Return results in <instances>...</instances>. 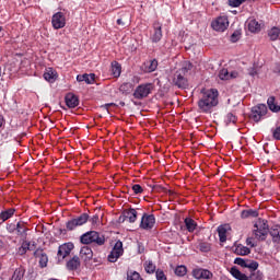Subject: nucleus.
<instances>
[{
	"label": "nucleus",
	"instance_id": "43",
	"mask_svg": "<svg viewBox=\"0 0 280 280\" xmlns=\"http://www.w3.org/2000/svg\"><path fill=\"white\" fill-rule=\"evenodd\" d=\"M175 275L177 277H185L187 275V267L180 265L175 268Z\"/></svg>",
	"mask_w": 280,
	"mask_h": 280
},
{
	"label": "nucleus",
	"instance_id": "41",
	"mask_svg": "<svg viewBox=\"0 0 280 280\" xmlns=\"http://www.w3.org/2000/svg\"><path fill=\"white\" fill-rule=\"evenodd\" d=\"M127 280H143V278H141L139 272L129 270L127 271Z\"/></svg>",
	"mask_w": 280,
	"mask_h": 280
},
{
	"label": "nucleus",
	"instance_id": "16",
	"mask_svg": "<svg viewBox=\"0 0 280 280\" xmlns=\"http://www.w3.org/2000/svg\"><path fill=\"white\" fill-rule=\"evenodd\" d=\"M158 67H159V61L156 59H152L143 63L142 70L144 71V73H152L156 71Z\"/></svg>",
	"mask_w": 280,
	"mask_h": 280
},
{
	"label": "nucleus",
	"instance_id": "27",
	"mask_svg": "<svg viewBox=\"0 0 280 280\" xmlns=\"http://www.w3.org/2000/svg\"><path fill=\"white\" fill-rule=\"evenodd\" d=\"M68 270H78L80 268V257L74 256L67 262Z\"/></svg>",
	"mask_w": 280,
	"mask_h": 280
},
{
	"label": "nucleus",
	"instance_id": "22",
	"mask_svg": "<svg viewBox=\"0 0 280 280\" xmlns=\"http://www.w3.org/2000/svg\"><path fill=\"white\" fill-rule=\"evenodd\" d=\"M268 108L272 113H280V102L275 98V96H270L267 100Z\"/></svg>",
	"mask_w": 280,
	"mask_h": 280
},
{
	"label": "nucleus",
	"instance_id": "50",
	"mask_svg": "<svg viewBox=\"0 0 280 280\" xmlns=\"http://www.w3.org/2000/svg\"><path fill=\"white\" fill-rule=\"evenodd\" d=\"M244 1L246 0H229V5H231V8H240Z\"/></svg>",
	"mask_w": 280,
	"mask_h": 280
},
{
	"label": "nucleus",
	"instance_id": "49",
	"mask_svg": "<svg viewBox=\"0 0 280 280\" xmlns=\"http://www.w3.org/2000/svg\"><path fill=\"white\" fill-rule=\"evenodd\" d=\"M241 36L242 33H240V31H235L230 37L231 43H237Z\"/></svg>",
	"mask_w": 280,
	"mask_h": 280
},
{
	"label": "nucleus",
	"instance_id": "34",
	"mask_svg": "<svg viewBox=\"0 0 280 280\" xmlns=\"http://www.w3.org/2000/svg\"><path fill=\"white\" fill-rule=\"evenodd\" d=\"M25 277V269L23 267H19L14 270L11 280H21Z\"/></svg>",
	"mask_w": 280,
	"mask_h": 280
},
{
	"label": "nucleus",
	"instance_id": "32",
	"mask_svg": "<svg viewBox=\"0 0 280 280\" xmlns=\"http://www.w3.org/2000/svg\"><path fill=\"white\" fill-rule=\"evenodd\" d=\"M268 36L270 38V40L275 42V40H279V36H280V28L277 26L271 27L268 31Z\"/></svg>",
	"mask_w": 280,
	"mask_h": 280
},
{
	"label": "nucleus",
	"instance_id": "52",
	"mask_svg": "<svg viewBox=\"0 0 280 280\" xmlns=\"http://www.w3.org/2000/svg\"><path fill=\"white\" fill-rule=\"evenodd\" d=\"M234 264L241 266L242 268H246V260L243 258H235Z\"/></svg>",
	"mask_w": 280,
	"mask_h": 280
},
{
	"label": "nucleus",
	"instance_id": "55",
	"mask_svg": "<svg viewBox=\"0 0 280 280\" xmlns=\"http://www.w3.org/2000/svg\"><path fill=\"white\" fill-rule=\"evenodd\" d=\"M90 222L92 224H97V222H100V217L97 214L93 215L91 219H90Z\"/></svg>",
	"mask_w": 280,
	"mask_h": 280
},
{
	"label": "nucleus",
	"instance_id": "17",
	"mask_svg": "<svg viewBox=\"0 0 280 280\" xmlns=\"http://www.w3.org/2000/svg\"><path fill=\"white\" fill-rule=\"evenodd\" d=\"M220 80H235V78H240V73L237 71L229 72L226 69H222L219 72Z\"/></svg>",
	"mask_w": 280,
	"mask_h": 280
},
{
	"label": "nucleus",
	"instance_id": "24",
	"mask_svg": "<svg viewBox=\"0 0 280 280\" xmlns=\"http://www.w3.org/2000/svg\"><path fill=\"white\" fill-rule=\"evenodd\" d=\"M77 82H85V84H93L95 82V73L79 74L77 75Z\"/></svg>",
	"mask_w": 280,
	"mask_h": 280
},
{
	"label": "nucleus",
	"instance_id": "25",
	"mask_svg": "<svg viewBox=\"0 0 280 280\" xmlns=\"http://www.w3.org/2000/svg\"><path fill=\"white\" fill-rule=\"evenodd\" d=\"M14 213H16V209H14V208H9L7 210H3L0 213V222H5V221L10 220V218H12V215H14Z\"/></svg>",
	"mask_w": 280,
	"mask_h": 280
},
{
	"label": "nucleus",
	"instance_id": "44",
	"mask_svg": "<svg viewBox=\"0 0 280 280\" xmlns=\"http://www.w3.org/2000/svg\"><path fill=\"white\" fill-rule=\"evenodd\" d=\"M235 121H237V117H235V115H233L232 113H229L224 118L225 126H230V124H235Z\"/></svg>",
	"mask_w": 280,
	"mask_h": 280
},
{
	"label": "nucleus",
	"instance_id": "36",
	"mask_svg": "<svg viewBox=\"0 0 280 280\" xmlns=\"http://www.w3.org/2000/svg\"><path fill=\"white\" fill-rule=\"evenodd\" d=\"M230 272H231L232 277H234V279L246 280V276L244 273H242V271H240V269H237V267H232Z\"/></svg>",
	"mask_w": 280,
	"mask_h": 280
},
{
	"label": "nucleus",
	"instance_id": "64",
	"mask_svg": "<svg viewBox=\"0 0 280 280\" xmlns=\"http://www.w3.org/2000/svg\"><path fill=\"white\" fill-rule=\"evenodd\" d=\"M247 180H253V174L247 175Z\"/></svg>",
	"mask_w": 280,
	"mask_h": 280
},
{
	"label": "nucleus",
	"instance_id": "63",
	"mask_svg": "<svg viewBox=\"0 0 280 280\" xmlns=\"http://www.w3.org/2000/svg\"><path fill=\"white\" fill-rule=\"evenodd\" d=\"M4 246H5V243H3V242L0 240V250H1V248H4Z\"/></svg>",
	"mask_w": 280,
	"mask_h": 280
},
{
	"label": "nucleus",
	"instance_id": "33",
	"mask_svg": "<svg viewBox=\"0 0 280 280\" xmlns=\"http://www.w3.org/2000/svg\"><path fill=\"white\" fill-rule=\"evenodd\" d=\"M144 270L148 275H154L156 272V265L152 260H147L144 262Z\"/></svg>",
	"mask_w": 280,
	"mask_h": 280
},
{
	"label": "nucleus",
	"instance_id": "54",
	"mask_svg": "<svg viewBox=\"0 0 280 280\" xmlns=\"http://www.w3.org/2000/svg\"><path fill=\"white\" fill-rule=\"evenodd\" d=\"M246 245L250 246L252 248H255V246H257V242L253 241V238H247Z\"/></svg>",
	"mask_w": 280,
	"mask_h": 280
},
{
	"label": "nucleus",
	"instance_id": "19",
	"mask_svg": "<svg viewBox=\"0 0 280 280\" xmlns=\"http://www.w3.org/2000/svg\"><path fill=\"white\" fill-rule=\"evenodd\" d=\"M231 231V225L230 224H223L218 228V233H219V240L222 244L226 242V235Z\"/></svg>",
	"mask_w": 280,
	"mask_h": 280
},
{
	"label": "nucleus",
	"instance_id": "38",
	"mask_svg": "<svg viewBox=\"0 0 280 280\" xmlns=\"http://www.w3.org/2000/svg\"><path fill=\"white\" fill-rule=\"evenodd\" d=\"M44 80L47 82H54L56 80V72L50 68L44 73Z\"/></svg>",
	"mask_w": 280,
	"mask_h": 280
},
{
	"label": "nucleus",
	"instance_id": "28",
	"mask_svg": "<svg viewBox=\"0 0 280 280\" xmlns=\"http://www.w3.org/2000/svg\"><path fill=\"white\" fill-rule=\"evenodd\" d=\"M125 218L128 220V222L133 223L137 222V210L130 208L129 210H125Z\"/></svg>",
	"mask_w": 280,
	"mask_h": 280
},
{
	"label": "nucleus",
	"instance_id": "18",
	"mask_svg": "<svg viewBox=\"0 0 280 280\" xmlns=\"http://www.w3.org/2000/svg\"><path fill=\"white\" fill-rule=\"evenodd\" d=\"M66 104L68 108H75L80 105V100L78 98V96H75V94L69 93L66 95Z\"/></svg>",
	"mask_w": 280,
	"mask_h": 280
},
{
	"label": "nucleus",
	"instance_id": "62",
	"mask_svg": "<svg viewBox=\"0 0 280 280\" xmlns=\"http://www.w3.org/2000/svg\"><path fill=\"white\" fill-rule=\"evenodd\" d=\"M117 25H124V20L118 19V20H117Z\"/></svg>",
	"mask_w": 280,
	"mask_h": 280
},
{
	"label": "nucleus",
	"instance_id": "13",
	"mask_svg": "<svg viewBox=\"0 0 280 280\" xmlns=\"http://www.w3.org/2000/svg\"><path fill=\"white\" fill-rule=\"evenodd\" d=\"M153 34L151 35L152 43H160L161 38H163V26L160 22L153 23Z\"/></svg>",
	"mask_w": 280,
	"mask_h": 280
},
{
	"label": "nucleus",
	"instance_id": "58",
	"mask_svg": "<svg viewBox=\"0 0 280 280\" xmlns=\"http://www.w3.org/2000/svg\"><path fill=\"white\" fill-rule=\"evenodd\" d=\"M249 75H252V78H255V75H257V69L253 68L252 70H249Z\"/></svg>",
	"mask_w": 280,
	"mask_h": 280
},
{
	"label": "nucleus",
	"instance_id": "7",
	"mask_svg": "<svg viewBox=\"0 0 280 280\" xmlns=\"http://www.w3.org/2000/svg\"><path fill=\"white\" fill-rule=\"evenodd\" d=\"M211 27L214 32H225L229 28V18L220 15L211 22Z\"/></svg>",
	"mask_w": 280,
	"mask_h": 280
},
{
	"label": "nucleus",
	"instance_id": "6",
	"mask_svg": "<svg viewBox=\"0 0 280 280\" xmlns=\"http://www.w3.org/2000/svg\"><path fill=\"white\" fill-rule=\"evenodd\" d=\"M86 222H89V214L88 213H82L81 215L69 220L66 223V229L68 231H75V229H78V226H82L84 224H86Z\"/></svg>",
	"mask_w": 280,
	"mask_h": 280
},
{
	"label": "nucleus",
	"instance_id": "61",
	"mask_svg": "<svg viewBox=\"0 0 280 280\" xmlns=\"http://www.w3.org/2000/svg\"><path fill=\"white\" fill-rule=\"evenodd\" d=\"M241 218L244 220V218H246V210H242L241 212Z\"/></svg>",
	"mask_w": 280,
	"mask_h": 280
},
{
	"label": "nucleus",
	"instance_id": "57",
	"mask_svg": "<svg viewBox=\"0 0 280 280\" xmlns=\"http://www.w3.org/2000/svg\"><path fill=\"white\" fill-rule=\"evenodd\" d=\"M5 126V118L0 114V128Z\"/></svg>",
	"mask_w": 280,
	"mask_h": 280
},
{
	"label": "nucleus",
	"instance_id": "4",
	"mask_svg": "<svg viewBox=\"0 0 280 280\" xmlns=\"http://www.w3.org/2000/svg\"><path fill=\"white\" fill-rule=\"evenodd\" d=\"M152 91H154V84L142 83L133 91V97L135 100H145L148 95L152 94Z\"/></svg>",
	"mask_w": 280,
	"mask_h": 280
},
{
	"label": "nucleus",
	"instance_id": "30",
	"mask_svg": "<svg viewBox=\"0 0 280 280\" xmlns=\"http://www.w3.org/2000/svg\"><path fill=\"white\" fill-rule=\"evenodd\" d=\"M112 75H114L115 78H119V75H121V65L117 61H112Z\"/></svg>",
	"mask_w": 280,
	"mask_h": 280
},
{
	"label": "nucleus",
	"instance_id": "20",
	"mask_svg": "<svg viewBox=\"0 0 280 280\" xmlns=\"http://www.w3.org/2000/svg\"><path fill=\"white\" fill-rule=\"evenodd\" d=\"M268 233L271 236L272 242L275 244H279V242H280V225H272L271 228H269Z\"/></svg>",
	"mask_w": 280,
	"mask_h": 280
},
{
	"label": "nucleus",
	"instance_id": "56",
	"mask_svg": "<svg viewBox=\"0 0 280 280\" xmlns=\"http://www.w3.org/2000/svg\"><path fill=\"white\" fill-rule=\"evenodd\" d=\"M7 229H8L9 233H14V231H16V225H14V224H9V225L7 226Z\"/></svg>",
	"mask_w": 280,
	"mask_h": 280
},
{
	"label": "nucleus",
	"instance_id": "39",
	"mask_svg": "<svg viewBox=\"0 0 280 280\" xmlns=\"http://www.w3.org/2000/svg\"><path fill=\"white\" fill-rule=\"evenodd\" d=\"M246 268H248L249 272L257 271V268H259V262L255 260H246Z\"/></svg>",
	"mask_w": 280,
	"mask_h": 280
},
{
	"label": "nucleus",
	"instance_id": "53",
	"mask_svg": "<svg viewBox=\"0 0 280 280\" xmlns=\"http://www.w3.org/2000/svg\"><path fill=\"white\" fill-rule=\"evenodd\" d=\"M272 136H273V139H276V141H280V127H277V128L272 131Z\"/></svg>",
	"mask_w": 280,
	"mask_h": 280
},
{
	"label": "nucleus",
	"instance_id": "21",
	"mask_svg": "<svg viewBox=\"0 0 280 280\" xmlns=\"http://www.w3.org/2000/svg\"><path fill=\"white\" fill-rule=\"evenodd\" d=\"M80 257L83 261H91L93 259V249L89 246H83L80 250Z\"/></svg>",
	"mask_w": 280,
	"mask_h": 280
},
{
	"label": "nucleus",
	"instance_id": "3",
	"mask_svg": "<svg viewBox=\"0 0 280 280\" xmlns=\"http://www.w3.org/2000/svg\"><path fill=\"white\" fill-rule=\"evenodd\" d=\"M81 244H97V246H104L106 244V237L95 231H90L81 235Z\"/></svg>",
	"mask_w": 280,
	"mask_h": 280
},
{
	"label": "nucleus",
	"instance_id": "26",
	"mask_svg": "<svg viewBox=\"0 0 280 280\" xmlns=\"http://www.w3.org/2000/svg\"><path fill=\"white\" fill-rule=\"evenodd\" d=\"M135 89V85L130 82H125L119 86V92L122 93V95H130Z\"/></svg>",
	"mask_w": 280,
	"mask_h": 280
},
{
	"label": "nucleus",
	"instance_id": "46",
	"mask_svg": "<svg viewBox=\"0 0 280 280\" xmlns=\"http://www.w3.org/2000/svg\"><path fill=\"white\" fill-rule=\"evenodd\" d=\"M156 280H167V276L165 275L164 270L158 269L155 271Z\"/></svg>",
	"mask_w": 280,
	"mask_h": 280
},
{
	"label": "nucleus",
	"instance_id": "29",
	"mask_svg": "<svg viewBox=\"0 0 280 280\" xmlns=\"http://www.w3.org/2000/svg\"><path fill=\"white\" fill-rule=\"evenodd\" d=\"M248 31L252 32V34H258V32H261V24L256 20H252L248 23Z\"/></svg>",
	"mask_w": 280,
	"mask_h": 280
},
{
	"label": "nucleus",
	"instance_id": "60",
	"mask_svg": "<svg viewBox=\"0 0 280 280\" xmlns=\"http://www.w3.org/2000/svg\"><path fill=\"white\" fill-rule=\"evenodd\" d=\"M126 213L124 212L122 215L119 217L118 222H126Z\"/></svg>",
	"mask_w": 280,
	"mask_h": 280
},
{
	"label": "nucleus",
	"instance_id": "51",
	"mask_svg": "<svg viewBox=\"0 0 280 280\" xmlns=\"http://www.w3.org/2000/svg\"><path fill=\"white\" fill-rule=\"evenodd\" d=\"M133 194L136 195H139V194H143V187H141V185L139 184H135L132 187H131Z\"/></svg>",
	"mask_w": 280,
	"mask_h": 280
},
{
	"label": "nucleus",
	"instance_id": "9",
	"mask_svg": "<svg viewBox=\"0 0 280 280\" xmlns=\"http://www.w3.org/2000/svg\"><path fill=\"white\" fill-rule=\"evenodd\" d=\"M51 25L54 30H62L65 25H67V18L65 16V13L57 12L51 18Z\"/></svg>",
	"mask_w": 280,
	"mask_h": 280
},
{
	"label": "nucleus",
	"instance_id": "42",
	"mask_svg": "<svg viewBox=\"0 0 280 280\" xmlns=\"http://www.w3.org/2000/svg\"><path fill=\"white\" fill-rule=\"evenodd\" d=\"M4 71H9V73H16V71H19V67L16 66V62L13 61L5 65Z\"/></svg>",
	"mask_w": 280,
	"mask_h": 280
},
{
	"label": "nucleus",
	"instance_id": "37",
	"mask_svg": "<svg viewBox=\"0 0 280 280\" xmlns=\"http://www.w3.org/2000/svg\"><path fill=\"white\" fill-rule=\"evenodd\" d=\"M198 249L201 252V253H211V243H208V242H200L198 244Z\"/></svg>",
	"mask_w": 280,
	"mask_h": 280
},
{
	"label": "nucleus",
	"instance_id": "45",
	"mask_svg": "<svg viewBox=\"0 0 280 280\" xmlns=\"http://www.w3.org/2000/svg\"><path fill=\"white\" fill-rule=\"evenodd\" d=\"M259 217V211L257 209H246V218H258Z\"/></svg>",
	"mask_w": 280,
	"mask_h": 280
},
{
	"label": "nucleus",
	"instance_id": "47",
	"mask_svg": "<svg viewBox=\"0 0 280 280\" xmlns=\"http://www.w3.org/2000/svg\"><path fill=\"white\" fill-rule=\"evenodd\" d=\"M15 231L18 232V235H23L25 233V224L18 222Z\"/></svg>",
	"mask_w": 280,
	"mask_h": 280
},
{
	"label": "nucleus",
	"instance_id": "59",
	"mask_svg": "<svg viewBox=\"0 0 280 280\" xmlns=\"http://www.w3.org/2000/svg\"><path fill=\"white\" fill-rule=\"evenodd\" d=\"M110 106H115V103H108L102 106V108H105L108 112V108H110Z\"/></svg>",
	"mask_w": 280,
	"mask_h": 280
},
{
	"label": "nucleus",
	"instance_id": "15",
	"mask_svg": "<svg viewBox=\"0 0 280 280\" xmlns=\"http://www.w3.org/2000/svg\"><path fill=\"white\" fill-rule=\"evenodd\" d=\"M173 84H175V86H178V89H187V78H185V74L177 71L174 75Z\"/></svg>",
	"mask_w": 280,
	"mask_h": 280
},
{
	"label": "nucleus",
	"instance_id": "5",
	"mask_svg": "<svg viewBox=\"0 0 280 280\" xmlns=\"http://www.w3.org/2000/svg\"><path fill=\"white\" fill-rule=\"evenodd\" d=\"M267 114L268 106H266V104H258L257 106H254L252 108V112L248 117L252 121H255L257 124L258 121H261V119H264V117H266Z\"/></svg>",
	"mask_w": 280,
	"mask_h": 280
},
{
	"label": "nucleus",
	"instance_id": "1",
	"mask_svg": "<svg viewBox=\"0 0 280 280\" xmlns=\"http://www.w3.org/2000/svg\"><path fill=\"white\" fill-rule=\"evenodd\" d=\"M220 93L215 89H202L200 92V98L198 101V108L200 113L209 114L219 104Z\"/></svg>",
	"mask_w": 280,
	"mask_h": 280
},
{
	"label": "nucleus",
	"instance_id": "35",
	"mask_svg": "<svg viewBox=\"0 0 280 280\" xmlns=\"http://www.w3.org/2000/svg\"><path fill=\"white\" fill-rule=\"evenodd\" d=\"M191 69H194V65H191V62L189 61H184L182 69L178 70V73H182L183 75H187V73H189V71H191Z\"/></svg>",
	"mask_w": 280,
	"mask_h": 280
},
{
	"label": "nucleus",
	"instance_id": "11",
	"mask_svg": "<svg viewBox=\"0 0 280 280\" xmlns=\"http://www.w3.org/2000/svg\"><path fill=\"white\" fill-rule=\"evenodd\" d=\"M192 277L194 279H197V280H201V279L209 280V279H213V272H211L208 269L198 268L192 270Z\"/></svg>",
	"mask_w": 280,
	"mask_h": 280
},
{
	"label": "nucleus",
	"instance_id": "2",
	"mask_svg": "<svg viewBox=\"0 0 280 280\" xmlns=\"http://www.w3.org/2000/svg\"><path fill=\"white\" fill-rule=\"evenodd\" d=\"M268 221L258 219L253 226V235L255 240H258V242H266V238L268 237Z\"/></svg>",
	"mask_w": 280,
	"mask_h": 280
},
{
	"label": "nucleus",
	"instance_id": "14",
	"mask_svg": "<svg viewBox=\"0 0 280 280\" xmlns=\"http://www.w3.org/2000/svg\"><path fill=\"white\" fill-rule=\"evenodd\" d=\"M73 243H65L63 245L59 246L57 255L58 257H61V259H65L71 255V250H73Z\"/></svg>",
	"mask_w": 280,
	"mask_h": 280
},
{
	"label": "nucleus",
	"instance_id": "23",
	"mask_svg": "<svg viewBox=\"0 0 280 280\" xmlns=\"http://www.w3.org/2000/svg\"><path fill=\"white\" fill-rule=\"evenodd\" d=\"M35 246H36V243L24 241L21 247H19L18 253L19 255H25L27 250H34Z\"/></svg>",
	"mask_w": 280,
	"mask_h": 280
},
{
	"label": "nucleus",
	"instance_id": "8",
	"mask_svg": "<svg viewBox=\"0 0 280 280\" xmlns=\"http://www.w3.org/2000/svg\"><path fill=\"white\" fill-rule=\"evenodd\" d=\"M124 255V243L121 241L116 242L114 248L112 249L110 254L108 255V261L110 264H115L119 257Z\"/></svg>",
	"mask_w": 280,
	"mask_h": 280
},
{
	"label": "nucleus",
	"instance_id": "48",
	"mask_svg": "<svg viewBox=\"0 0 280 280\" xmlns=\"http://www.w3.org/2000/svg\"><path fill=\"white\" fill-rule=\"evenodd\" d=\"M234 253H235L236 255H242V256H244V255H246V247H245V246H242V245H237V246L235 247Z\"/></svg>",
	"mask_w": 280,
	"mask_h": 280
},
{
	"label": "nucleus",
	"instance_id": "12",
	"mask_svg": "<svg viewBox=\"0 0 280 280\" xmlns=\"http://www.w3.org/2000/svg\"><path fill=\"white\" fill-rule=\"evenodd\" d=\"M34 257L39 259V267L47 268V264H49V257L45 253V250L38 248L34 252Z\"/></svg>",
	"mask_w": 280,
	"mask_h": 280
},
{
	"label": "nucleus",
	"instance_id": "10",
	"mask_svg": "<svg viewBox=\"0 0 280 280\" xmlns=\"http://www.w3.org/2000/svg\"><path fill=\"white\" fill-rule=\"evenodd\" d=\"M154 224H156V219L154 214H144L142 215L140 229L144 231H150V229H154Z\"/></svg>",
	"mask_w": 280,
	"mask_h": 280
},
{
	"label": "nucleus",
	"instance_id": "40",
	"mask_svg": "<svg viewBox=\"0 0 280 280\" xmlns=\"http://www.w3.org/2000/svg\"><path fill=\"white\" fill-rule=\"evenodd\" d=\"M262 273L260 271H249V275L246 277V280H261Z\"/></svg>",
	"mask_w": 280,
	"mask_h": 280
},
{
	"label": "nucleus",
	"instance_id": "31",
	"mask_svg": "<svg viewBox=\"0 0 280 280\" xmlns=\"http://www.w3.org/2000/svg\"><path fill=\"white\" fill-rule=\"evenodd\" d=\"M184 222H185V226H186L188 233H194V231H196V228L198 226V223H196L194 221V219L186 218Z\"/></svg>",
	"mask_w": 280,
	"mask_h": 280
}]
</instances>
